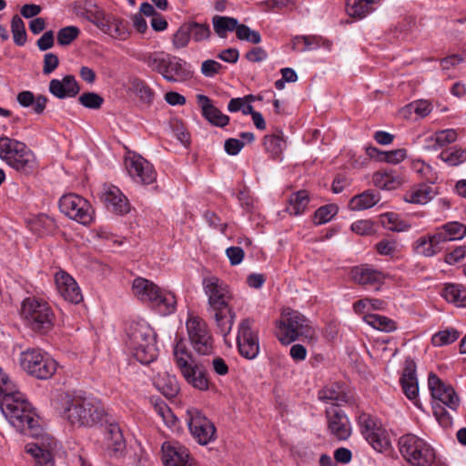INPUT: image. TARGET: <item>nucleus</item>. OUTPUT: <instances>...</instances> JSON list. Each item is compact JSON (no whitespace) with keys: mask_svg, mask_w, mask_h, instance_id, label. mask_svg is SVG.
<instances>
[{"mask_svg":"<svg viewBox=\"0 0 466 466\" xmlns=\"http://www.w3.org/2000/svg\"><path fill=\"white\" fill-rule=\"evenodd\" d=\"M0 409L17 431L32 438L42 433L38 418L24 394L0 368Z\"/></svg>","mask_w":466,"mask_h":466,"instance_id":"nucleus-1","label":"nucleus"},{"mask_svg":"<svg viewBox=\"0 0 466 466\" xmlns=\"http://www.w3.org/2000/svg\"><path fill=\"white\" fill-rule=\"evenodd\" d=\"M203 289L208 296V312L215 320L220 334L226 337L231 330L236 314L229 306L232 299L227 284L215 276L203 279Z\"/></svg>","mask_w":466,"mask_h":466,"instance_id":"nucleus-2","label":"nucleus"},{"mask_svg":"<svg viewBox=\"0 0 466 466\" xmlns=\"http://www.w3.org/2000/svg\"><path fill=\"white\" fill-rule=\"evenodd\" d=\"M137 59L145 63L151 71L160 74L167 82H184L192 76L182 59L164 52L143 53L138 55Z\"/></svg>","mask_w":466,"mask_h":466,"instance_id":"nucleus-3","label":"nucleus"},{"mask_svg":"<svg viewBox=\"0 0 466 466\" xmlns=\"http://www.w3.org/2000/svg\"><path fill=\"white\" fill-rule=\"evenodd\" d=\"M104 413L98 402L80 396H68L64 407L65 418L77 426L92 427L102 420Z\"/></svg>","mask_w":466,"mask_h":466,"instance_id":"nucleus-4","label":"nucleus"},{"mask_svg":"<svg viewBox=\"0 0 466 466\" xmlns=\"http://www.w3.org/2000/svg\"><path fill=\"white\" fill-rule=\"evenodd\" d=\"M127 344L137 361L148 364L157 357L153 329L146 323L131 324L127 329Z\"/></svg>","mask_w":466,"mask_h":466,"instance_id":"nucleus-5","label":"nucleus"},{"mask_svg":"<svg viewBox=\"0 0 466 466\" xmlns=\"http://www.w3.org/2000/svg\"><path fill=\"white\" fill-rule=\"evenodd\" d=\"M276 336L283 345H289L299 338L312 340L315 331L304 315L288 309L282 312L281 319L277 323Z\"/></svg>","mask_w":466,"mask_h":466,"instance_id":"nucleus-6","label":"nucleus"},{"mask_svg":"<svg viewBox=\"0 0 466 466\" xmlns=\"http://www.w3.org/2000/svg\"><path fill=\"white\" fill-rule=\"evenodd\" d=\"M0 158L19 172L32 173L35 167V157L27 146L16 139L0 137Z\"/></svg>","mask_w":466,"mask_h":466,"instance_id":"nucleus-7","label":"nucleus"},{"mask_svg":"<svg viewBox=\"0 0 466 466\" xmlns=\"http://www.w3.org/2000/svg\"><path fill=\"white\" fill-rule=\"evenodd\" d=\"M173 355L176 365L188 384L199 390H208L207 372L196 362L182 339L174 346Z\"/></svg>","mask_w":466,"mask_h":466,"instance_id":"nucleus-8","label":"nucleus"},{"mask_svg":"<svg viewBox=\"0 0 466 466\" xmlns=\"http://www.w3.org/2000/svg\"><path fill=\"white\" fill-rule=\"evenodd\" d=\"M21 317L25 325L34 331L45 333L53 327L54 313L50 306L34 297L23 300Z\"/></svg>","mask_w":466,"mask_h":466,"instance_id":"nucleus-9","label":"nucleus"},{"mask_svg":"<svg viewBox=\"0 0 466 466\" xmlns=\"http://www.w3.org/2000/svg\"><path fill=\"white\" fill-rule=\"evenodd\" d=\"M132 289L134 295L138 299L152 303L165 315L170 314L176 309L175 295L162 291L155 283L147 279H135Z\"/></svg>","mask_w":466,"mask_h":466,"instance_id":"nucleus-10","label":"nucleus"},{"mask_svg":"<svg viewBox=\"0 0 466 466\" xmlns=\"http://www.w3.org/2000/svg\"><path fill=\"white\" fill-rule=\"evenodd\" d=\"M399 446L402 457L412 466H431L435 461L434 449L414 434L400 437Z\"/></svg>","mask_w":466,"mask_h":466,"instance_id":"nucleus-11","label":"nucleus"},{"mask_svg":"<svg viewBox=\"0 0 466 466\" xmlns=\"http://www.w3.org/2000/svg\"><path fill=\"white\" fill-rule=\"evenodd\" d=\"M18 360L23 370L38 380L51 378L57 368L55 360L35 348H28L23 350Z\"/></svg>","mask_w":466,"mask_h":466,"instance_id":"nucleus-12","label":"nucleus"},{"mask_svg":"<svg viewBox=\"0 0 466 466\" xmlns=\"http://www.w3.org/2000/svg\"><path fill=\"white\" fill-rule=\"evenodd\" d=\"M59 209L69 218L85 226L91 224L94 220V209L91 204L76 194L64 195L59 200Z\"/></svg>","mask_w":466,"mask_h":466,"instance_id":"nucleus-13","label":"nucleus"},{"mask_svg":"<svg viewBox=\"0 0 466 466\" xmlns=\"http://www.w3.org/2000/svg\"><path fill=\"white\" fill-rule=\"evenodd\" d=\"M186 326L195 351L199 355L212 354L214 351L213 338L206 322L198 317H191L187 319Z\"/></svg>","mask_w":466,"mask_h":466,"instance_id":"nucleus-14","label":"nucleus"},{"mask_svg":"<svg viewBox=\"0 0 466 466\" xmlns=\"http://www.w3.org/2000/svg\"><path fill=\"white\" fill-rule=\"evenodd\" d=\"M187 420L191 434L199 444L207 445L215 439L214 424L199 410L187 409Z\"/></svg>","mask_w":466,"mask_h":466,"instance_id":"nucleus-15","label":"nucleus"},{"mask_svg":"<svg viewBox=\"0 0 466 466\" xmlns=\"http://www.w3.org/2000/svg\"><path fill=\"white\" fill-rule=\"evenodd\" d=\"M237 344L240 355L245 359L253 360L258 355V334L253 329V320L251 319H244L238 324Z\"/></svg>","mask_w":466,"mask_h":466,"instance_id":"nucleus-16","label":"nucleus"},{"mask_svg":"<svg viewBox=\"0 0 466 466\" xmlns=\"http://www.w3.org/2000/svg\"><path fill=\"white\" fill-rule=\"evenodd\" d=\"M125 166L129 176L144 185H149L156 180L157 175L153 166L141 156L126 157Z\"/></svg>","mask_w":466,"mask_h":466,"instance_id":"nucleus-17","label":"nucleus"},{"mask_svg":"<svg viewBox=\"0 0 466 466\" xmlns=\"http://www.w3.org/2000/svg\"><path fill=\"white\" fill-rule=\"evenodd\" d=\"M428 385L431 394L434 400H439L451 410H456L459 398L452 387L446 385L436 374L432 372L429 375Z\"/></svg>","mask_w":466,"mask_h":466,"instance_id":"nucleus-18","label":"nucleus"},{"mask_svg":"<svg viewBox=\"0 0 466 466\" xmlns=\"http://www.w3.org/2000/svg\"><path fill=\"white\" fill-rule=\"evenodd\" d=\"M101 200L106 208L116 214H127L129 209V203L120 189L113 185L105 184L101 190Z\"/></svg>","mask_w":466,"mask_h":466,"instance_id":"nucleus-19","label":"nucleus"},{"mask_svg":"<svg viewBox=\"0 0 466 466\" xmlns=\"http://www.w3.org/2000/svg\"><path fill=\"white\" fill-rule=\"evenodd\" d=\"M162 452L165 466H197L188 450L177 442H164Z\"/></svg>","mask_w":466,"mask_h":466,"instance_id":"nucleus-20","label":"nucleus"},{"mask_svg":"<svg viewBox=\"0 0 466 466\" xmlns=\"http://www.w3.org/2000/svg\"><path fill=\"white\" fill-rule=\"evenodd\" d=\"M58 293L71 303L77 304L83 300V296L76 280L65 271H58L55 276Z\"/></svg>","mask_w":466,"mask_h":466,"instance_id":"nucleus-21","label":"nucleus"},{"mask_svg":"<svg viewBox=\"0 0 466 466\" xmlns=\"http://www.w3.org/2000/svg\"><path fill=\"white\" fill-rule=\"evenodd\" d=\"M360 424L365 429L363 433L365 434L366 440L372 446V448L382 452L390 447V441L385 436L384 431L380 428H376V424L371 418L367 415L360 417Z\"/></svg>","mask_w":466,"mask_h":466,"instance_id":"nucleus-22","label":"nucleus"},{"mask_svg":"<svg viewBox=\"0 0 466 466\" xmlns=\"http://www.w3.org/2000/svg\"><path fill=\"white\" fill-rule=\"evenodd\" d=\"M329 429L331 433L340 441L347 440L350 436V422L346 415L338 407L327 410Z\"/></svg>","mask_w":466,"mask_h":466,"instance_id":"nucleus-23","label":"nucleus"},{"mask_svg":"<svg viewBox=\"0 0 466 466\" xmlns=\"http://www.w3.org/2000/svg\"><path fill=\"white\" fill-rule=\"evenodd\" d=\"M80 86L73 75L65 76L62 80L52 79L49 82V92L59 99L75 97Z\"/></svg>","mask_w":466,"mask_h":466,"instance_id":"nucleus-24","label":"nucleus"},{"mask_svg":"<svg viewBox=\"0 0 466 466\" xmlns=\"http://www.w3.org/2000/svg\"><path fill=\"white\" fill-rule=\"evenodd\" d=\"M400 384L403 392L408 399L413 400L417 398L419 393V385L416 375V363L410 358L405 360V366L400 378Z\"/></svg>","mask_w":466,"mask_h":466,"instance_id":"nucleus-25","label":"nucleus"},{"mask_svg":"<svg viewBox=\"0 0 466 466\" xmlns=\"http://www.w3.org/2000/svg\"><path fill=\"white\" fill-rule=\"evenodd\" d=\"M352 279L361 286H380L385 279L383 272L367 265L355 267L351 270Z\"/></svg>","mask_w":466,"mask_h":466,"instance_id":"nucleus-26","label":"nucleus"},{"mask_svg":"<svg viewBox=\"0 0 466 466\" xmlns=\"http://www.w3.org/2000/svg\"><path fill=\"white\" fill-rule=\"evenodd\" d=\"M203 116L212 125L224 127L229 122V117L224 115L218 107H216L208 96L205 95L197 96Z\"/></svg>","mask_w":466,"mask_h":466,"instance_id":"nucleus-27","label":"nucleus"},{"mask_svg":"<svg viewBox=\"0 0 466 466\" xmlns=\"http://www.w3.org/2000/svg\"><path fill=\"white\" fill-rule=\"evenodd\" d=\"M79 15L94 24L103 32H108L110 29V15H106L96 5H90L89 6L82 8Z\"/></svg>","mask_w":466,"mask_h":466,"instance_id":"nucleus-28","label":"nucleus"},{"mask_svg":"<svg viewBox=\"0 0 466 466\" xmlns=\"http://www.w3.org/2000/svg\"><path fill=\"white\" fill-rule=\"evenodd\" d=\"M436 238L441 243L461 239L466 235V226L458 221L448 222L439 228Z\"/></svg>","mask_w":466,"mask_h":466,"instance_id":"nucleus-29","label":"nucleus"},{"mask_svg":"<svg viewBox=\"0 0 466 466\" xmlns=\"http://www.w3.org/2000/svg\"><path fill=\"white\" fill-rule=\"evenodd\" d=\"M436 234L426 235L419 238L413 243L414 251L421 256L432 257L441 251V242L436 238Z\"/></svg>","mask_w":466,"mask_h":466,"instance_id":"nucleus-30","label":"nucleus"},{"mask_svg":"<svg viewBox=\"0 0 466 466\" xmlns=\"http://www.w3.org/2000/svg\"><path fill=\"white\" fill-rule=\"evenodd\" d=\"M309 203V193L306 190H299L290 195L286 211L292 216L301 215L305 212Z\"/></svg>","mask_w":466,"mask_h":466,"instance_id":"nucleus-31","label":"nucleus"},{"mask_svg":"<svg viewBox=\"0 0 466 466\" xmlns=\"http://www.w3.org/2000/svg\"><path fill=\"white\" fill-rule=\"evenodd\" d=\"M319 398L321 400L332 401L335 406H339L342 402H347L349 400L342 386L338 383H332L324 387L319 390Z\"/></svg>","mask_w":466,"mask_h":466,"instance_id":"nucleus-32","label":"nucleus"},{"mask_svg":"<svg viewBox=\"0 0 466 466\" xmlns=\"http://www.w3.org/2000/svg\"><path fill=\"white\" fill-rule=\"evenodd\" d=\"M16 100L20 106L24 107H28L29 106H34V112L40 115L44 112L47 98L45 96H37L35 97L34 94L31 91H22L17 94Z\"/></svg>","mask_w":466,"mask_h":466,"instance_id":"nucleus-33","label":"nucleus"},{"mask_svg":"<svg viewBox=\"0 0 466 466\" xmlns=\"http://www.w3.org/2000/svg\"><path fill=\"white\" fill-rule=\"evenodd\" d=\"M380 0H347L346 10L350 16L362 18L372 11Z\"/></svg>","mask_w":466,"mask_h":466,"instance_id":"nucleus-34","label":"nucleus"},{"mask_svg":"<svg viewBox=\"0 0 466 466\" xmlns=\"http://www.w3.org/2000/svg\"><path fill=\"white\" fill-rule=\"evenodd\" d=\"M129 89L139 97L140 101L146 104L152 103L154 91L144 80L134 76L129 79Z\"/></svg>","mask_w":466,"mask_h":466,"instance_id":"nucleus-35","label":"nucleus"},{"mask_svg":"<svg viewBox=\"0 0 466 466\" xmlns=\"http://www.w3.org/2000/svg\"><path fill=\"white\" fill-rule=\"evenodd\" d=\"M215 33L221 38L227 37L228 32L236 31L238 21L230 16L215 15L212 18Z\"/></svg>","mask_w":466,"mask_h":466,"instance_id":"nucleus-36","label":"nucleus"},{"mask_svg":"<svg viewBox=\"0 0 466 466\" xmlns=\"http://www.w3.org/2000/svg\"><path fill=\"white\" fill-rule=\"evenodd\" d=\"M363 320L372 328L385 332L393 331L397 329L394 320L379 314H366L363 316Z\"/></svg>","mask_w":466,"mask_h":466,"instance_id":"nucleus-37","label":"nucleus"},{"mask_svg":"<svg viewBox=\"0 0 466 466\" xmlns=\"http://www.w3.org/2000/svg\"><path fill=\"white\" fill-rule=\"evenodd\" d=\"M25 451L31 454L39 466H53V457L49 450L41 447L38 443L27 444Z\"/></svg>","mask_w":466,"mask_h":466,"instance_id":"nucleus-38","label":"nucleus"},{"mask_svg":"<svg viewBox=\"0 0 466 466\" xmlns=\"http://www.w3.org/2000/svg\"><path fill=\"white\" fill-rule=\"evenodd\" d=\"M263 146L273 158H278L285 147V140L280 134L267 135L263 138Z\"/></svg>","mask_w":466,"mask_h":466,"instance_id":"nucleus-39","label":"nucleus"},{"mask_svg":"<svg viewBox=\"0 0 466 466\" xmlns=\"http://www.w3.org/2000/svg\"><path fill=\"white\" fill-rule=\"evenodd\" d=\"M378 201V196L368 190L353 197L350 200V208L353 210L368 209L375 206Z\"/></svg>","mask_w":466,"mask_h":466,"instance_id":"nucleus-40","label":"nucleus"},{"mask_svg":"<svg viewBox=\"0 0 466 466\" xmlns=\"http://www.w3.org/2000/svg\"><path fill=\"white\" fill-rule=\"evenodd\" d=\"M106 445L115 452L122 451L125 441L120 428L116 424H110L106 431Z\"/></svg>","mask_w":466,"mask_h":466,"instance_id":"nucleus-41","label":"nucleus"},{"mask_svg":"<svg viewBox=\"0 0 466 466\" xmlns=\"http://www.w3.org/2000/svg\"><path fill=\"white\" fill-rule=\"evenodd\" d=\"M440 158L450 166H458L466 161V148L453 147L443 150Z\"/></svg>","mask_w":466,"mask_h":466,"instance_id":"nucleus-42","label":"nucleus"},{"mask_svg":"<svg viewBox=\"0 0 466 466\" xmlns=\"http://www.w3.org/2000/svg\"><path fill=\"white\" fill-rule=\"evenodd\" d=\"M373 182L376 187L387 190L394 189L400 185V180L387 171L376 172L373 175Z\"/></svg>","mask_w":466,"mask_h":466,"instance_id":"nucleus-43","label":"nucleus"},{"mask_svg":"<svg viewBox=\"0 0 466 466\" xmlns=\"http://www.w3.org/2000/svg\"><path fill=\"white\" fill-rule=\"evenodd\" d=\"M437 194V190L427 184L420 185V187L410 194L409 201L415 204H426L430 200H431L435 195Z\"/></svg>","mask_w":466,"mask_h":466,"instance_id":"nucleus-44","label":"nucleus"},{"mask_svg":"<svg viewBox=\"0 0 466 466\" xmlns=\"http://www.w3.org/2000/svg\"><path fill=\"white\" fill-rule=\"evenodd\" d=\"M156 384L162 394L168 399L176 397L179 391V386L175 376L158 379Z\"/></svg>","mask_w":466,"mask_h":466,"instance_id":"nucleus-45","label":"nucleus"},{"mask_svg":"<svg viewBox=\"0 0 466 466\" xmlns=\"http://www.w3.org/2000/svg\"><path fill=\"white\" fill-rule=\"evenodd\" d=\"M11 31L15 44L19 46H24L26 42V31L24 21L18 15L12 17Z\"/></svg>","mask_w":466,"mask_h":466,"instance_id":"nucleus-46","label":"nucleus"},{"mask_svg":"<svg viewBox=\"0 0 466 466\" xmlns=\"http://www.w3.org/2000/svg\"><path fill=\"white\" fill-rule=\"evenodd\" d=\"M460 333L457 329L451 328L435 333L431 338V343L435 347H441L451 344L459 339Z\"/></svg>","mask_w":466,"mask_h":466,"instance_id":"nucleus-47","label":"nucleus"},{"mask_svg":"<svg viewBox=\"0 0 466 466\" xmlns=\"http://www.w3.org/2000/svg\"><path fill=\"white\" fill-rule=\"evenodd\" d=\"M186 23L195 42H201L209 38L211 32L208 24H200L195 21Z\"/></svg>","mask_w":466,"mask_h":466,"instance_id":"nucleus-48","label":"nucleus"},{"mask_svg":"<svg viewBox=\"0 0 466 466\" xmlns=\"http://www.w3.org/2000/svg\"><path fill=\"white\" fill-rule=\"evenodd\" d=\"M339 208L335 204H329L319 208L315 211V224L321 225L328 223L338 213Z\"/></svg>","mask_w":466,"mask_h":466,"instance_id":"nucleus-49","label":"nucleus"},{"mask_svg":"<svg viewBox=\"0 0 466 466\" xmlns=\"http://www.w3.org/2000/svg\"><path fill=\"white\" fill-rule=\"evenodd\" d=\"M188 28L187 23H183L173 35L172 45L175 49H181L187 46L191 38Z\"/></svg>","mask_w":466,"mask_h":466,"instance_id":"nucleus-50","label":"nucleus"},{"mask_svg":"<svg viewBox=\"0 0 466 466\" xmlns=\"http://www.w3.org/2000/svg\"><path fill=\"white\" fill-rule=\"evenodd\" d=\"M411 168L414 172L420 175L421 177L425 178L431 184L435 183L437 179L436 173H434L431 167L425 164V162L420 159L413 160L411 163Z\"/></svg>","mask_w":466,"mask_h":466,"instance_id":"nucleus-51","label":"nucleus"},{"mask_svg":"<svg viewBox=\"0 0 466 466\" xmlns=\"http://www.w3.org/2000/svg\"><path fill=\"white\" fill-rule=\"evenodd\" d=\"M380 222L382 226L390 231H403L407 228V225L399 221L398 216L395 213H386L381 215Z\"/></svg>","mask_w":466,"mask_h":466,"instance_id":"nucleus-52","label":"nucleus"},{"mask_svg":"<svg viewBox=\"0 0 466 466\" xmlns=\"http://www.w3.org/2000/svg\"><path fill=\"white\" fill-rule=\"evenodd\" d=\"M236 35L239 40L248 41L252 44H258L261 41L260 34L258 31L251 30L244 24H238Z\"/></svg>","mask_w":466,"mask_h":466,"instance_id":"nucleus-53","label":"nucleus"},{"mask_svg":"<svg viewBox=\"0 0 466 466\" xmlns=\"http://www.w3.org/2000/svg\"><path fill=\"white\" fill-rule=\"evenodd\" d=\"M110 29L108 32H105L106 34L110 35L112 37L124 40L128 35V31L124 25L123 20L119 18H116L112 15H110Z\"/></svg>","mask_w":466,"mask_h":466,"instance_id":"nucleus-54","label":"nucleus"},{"mask_svg":"<svg viewBox=\"0 0 466 466\" xmlns=\"http://www.w3.org/2000/svg\"><path fill=\"white\" fill-rule=\"evenodd\" d=\"M154 410L157 415L163 420L164 423L169 427L175 425L177 421L176 416L173 414L171 409L164 401H157L154 405Z\"/></svg>","mask_w":466,"mask_h":466,"instance_id":"nucleus-55","label":"nucleus"},{"mask_svg":"<svg viewBox=\"0 0 466 466\" xmlns=\"http://www.w3.org/2000/svg\"><path fill=\"white\" fill-rule=\"evenodd\" d=\"M78 101L83 106L86 108L99 109L104 103V98L96 93L86 92L83 93L78 97Z\"/></svg>","mask_w":466,"mask_h":466,"instance_id":"nucleus-56","label":"nucleus"},{"mask_svg":"<svg viewBox=\"0 0 466 466\" xmlns=\"http://www.w3.org/2000/svg\"><path fill=\"white\" fill-rule=\"evenodd\" d=\"M80 30L74 25L66 26L57 32V42L60 46H68L79 35Z\"/></svg>","mask_w":466,"mask_h":466,"instance_id":"nucleus-57","label":"nucleus"},{"mask_svg":"<svg viewBox=\"0 0 466 466\" xmlns=\"http://www.w3.org/2000/svg\"><path fill=\"white\" fill-rule=\"evenodd\" d=\"M457 139V133L453 129H447L437 132L435 134V144L433 146L434 149H438L439 147H442L448 144L454 142Z\"/></svg>","mask_w":466,"mask_h":466,"instance_id":"nucleus-58","label":"nucleus"},{"mask_svg":"<svg viewBox=\"0 0 466 466\" xmlns=\"http://www.w3.org/2000/svg\"><path fill=\"white\" fill-rule=\"evenodd\" d=\"M407 151L404 148L380 152L379 159L391 164H398L405 159Z\"/></svg>","mask_w":466,"mask_h":466,"instance_id":"nucleus-59","label":"nucleus"},{"mask_svg":"<svg viewBox=\"0 0 466 466\" xmlns=\"http://www.w3.org/2000/svg\"><path fill=\"white\" fill-rule=\"evenodd\" d=\"M223 66L216 60L208 59L201 65V73L206 77H213L220 72Z\"/></svg>","mask_w":466,"mask_h":466,"instance_id":"nucleus-60","label":"nucleus"},{"mask_svg":"<svg viewBox=\"0 0 466 466\" xmlns=\"http://www.w3.org/2000/svg\"><path fill=\"white\" fill-rule=\"evenodd\" d=\"M461 284H447L442 289L441 295L442 297L451 303H454L457 305L458 295L461 292Z\"/></svg>","mask_w":466,"mask_h":466,"instance_id":"nucleus-61","label":"nucleus"},{"mask_svg":"<svg viewBox=\"0 0 466 466\" xmlns=\"http://www.w3.org/2000/svg\"><path fill=\"white\" fill-rule=\"evenodd\" d=\"M376 249L380 255H392L397 249V242L394 239L384 238L377 243Z\"/></svg>","mask_w":466,"mask_h":466,"instance_id":"nucleus-62","label":"nucleus"},{"mask_svg":"<svg viewBox=\"0 0 466 466\" xmlns=\"http://www.w3.org/2000/svg\"><path fill=\"white\" fill-rule=\"evenodd\" d=\"M351 230L359 235H370L373 233V223L370 220H358L351 225Z\"/></svg>","mask_w":466,"mask_h":466,"instance_id":"nucleus-63","label":"nucleus"},{"mask_svg":"<svg viewBox=\"0 0 466 466\" xmlns=\"http://www.w3.org/2000/svg\"><path fill=\"white\" fill-rule=\"evenodd\" d=\"M466 257V246L457 247L451 252L446 254L445 262L453 265L460 262Z\"/></svg>","mask_w":466,"mask_h":466,"instance_id":"nucleus-64","label":"nucleus"}]
</instances>
